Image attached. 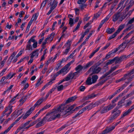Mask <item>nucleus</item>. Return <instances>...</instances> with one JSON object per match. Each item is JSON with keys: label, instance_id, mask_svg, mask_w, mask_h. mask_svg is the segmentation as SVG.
I'll use <instances>...</instances> for the list:
<instances>
[{"label": "nucleus", "instance_id": "f257e3e1", "mask_svg": "<svg viewBox=\"0 0 134 134\" xmlns=\"http://www.w3.org/2000/svg\"><path fill=\"white\" fill-rule=\"evenodd\" d=\"M65 107V105L62 104L60 106L54 108L49 112L50 113L53 112L54 114L57 115V117L55 119L60 118L61 116L66 117L70 114L71 112H69L67 110L66 111L64 110Z\"/></svg>", "mask_w": 134, "mask_h": 134}, {"label": "nucleus", "instance_id": "f03ea898", "mask_svg": "<svg viewBox=\"0 0 134 134\" xmlns=\"http://www.w3.org/2000/svg\"><path fill=\"white\" fill-rule=\"evenodd\" d=\"M57 115L53 112L50 113L49 112L40 121L36 124V127H38L42 126L43 123L45 121H49L54 120L57 117Z\"/></svg>", "mask_w": 134, "mask_h": 134}, {"label": "nucleus", "instance_id": "7ed1b4c3", "mask_svg": "<svg viewBox=\"0 0 134 134\" xmlns=\"http://www.w3.org/2000/svg\"><path fill=\"white\" fill-rule=\"evenodd\" d=\"M74 62V60H72L67 64L65 66L63 67L60 70L57 72L55 76H57L59 74H62L63 76L65 75L68 72L70 69V65Z\"/></svg>", "mask_w": 134, "mask_h": 134}, {"label": "nucleus", "instance_id": "20e7f679", "mask_svg": "<svg viewBox=\"0 0 134 134\" xmlns=\"http://www.w3.org/2000/svg\"><path fill=\"white\" fill-rule=\"evenodd\" d=\"M121 111L118 110L117 107L113 110L112 111V114L108 119V121L109 122H111L116 118L120 114Z\"/></svg>", "mask_w": 134, "mask_h": 134}, {"label": "nucleus", "instance_id": "39448f33", "mask_svg": "<svg viewBox=\"0 0 134 134\" xmlns=\"http://www.w3.org/2000/svg\"><path fill=\"white\" fill-rule=\"evenodd\" d=\"M116 104H110L107 106L104 107H101L100 109L97 111L94 114H95L98 112L100 111V113L101 114H103L106 113L109 110L113 109L116 106Z\"/></svg>", "mask_w": 134, "mask_h": 134}, {"label": "nucleus", "instance_id": "423d86ee", "mask_svg": "<svg viewBox=\"0 0 134 134\" xmlns=\"http://www.w3.org/2000/svg\"><path fill=\"white\" fill-rule=\"evenodd\" d=\"M125 18V16H121V13L118 12L114 14L112 18V21L115 22L118 21H122Z\"/></svg>", "mask_w": 134, "mask_h": 134}, {"label": "nucleus", "instance_id": "0eeeda50", "mask_svg": "<svg viewBox=\"0 0 134 134\" xmlns=\"http://www.w3.org/2000/svg\"><path fill=\"white\" fill-rule=\"evenodd\" d=\"M72 41L71 40H68L63 46V48L66 47V49L63 52V55H66L69 53L70 51V49L71 47V44Z\"/></svg>", "mask_w": 134, "mask_h": 134}, {"label": "nucleus", "instance_id": "6e6552de", "mask_svg": "<svg viewBox=\"0 0 134 134\" xmlns=\"http://www.w3.org/2000/svg\"><path fill=\"white\" fill-rule=\"evenodd\" d=\"M107 99L104 98L99 101L96 102L94 104H92L89 105L88 106V107L89 108L88 109V110H90L92 108L100 105L103 103L104 102L106 101Z\"/></svg>", "mask_w": 134, "mask_h": 134}, {"label": "nucleus", "instance_id": "1a4fd4ad", "mask_svg": "<svg viewBox=\"0 0 134 134\" xmlns=\"http://www.w3.org/2000/svg\"><path fill=\"white\" fill-rule=\"evenodd\" d=\"M101 70V68L100 67L93 66L90 69L89 71L92 72V74H96L98 73Z\"/></svg>", "mask_w": 134, "mask_h": 134}, {"label": "nucleus", "instance_id": "9d476101", "mask_svg": "<svg viewBox=\"0 0 134 134\" xmlns=\"http://www.w3.org/2000/svg\"><path fill=\"white\" fill-rule=\"evenodd\" d=\"M32 93V92H29L27 95L25 96H23L19 100V102H20V105H22L26 101L27 98V97L30 96Z\"/></svg>", "mask_w": 134, "mask_h": 134}, {"label": "nucleus", "instance_id": "9b49d317", "mask_svg": "<svg viewBox=\"0 0 134 134\" xmlns=\"http://www.w3.org/2000/svg\"><path fill=\"white\" fill-rule=\"evenodd\" d=\"M44 100H45L43 98H42L39 99L35 104L34 106L31 108V109H32V110H34L35 109V107H38L43 102V101Z\"/></svg>", "mask_w": 134, "mask_h": 134}, {"label": "nucleus", "instance_id": "f8f14e48", "mask_svg": "<svg viewBox=\"0 0 134 134\" xmlns=\"http://www.w3.org/2000/svg\"><path fill=\"white\" fill-rule=\"evenodd\" d=\"M118 66H116L113 67H111V69L108 71L104 75L102 76L101 77V78H103L105 77L106 76L109 75L113 71H114L118 67Z\"/></svg>", "mask_w": 134, "mask_h": 134}, {"label": "nucleus", "instance_id": "ddd939ff", "mask_svg": "<svg viewBox=\"0 0 134 134\" xmlns=\"http://www.w3.org/2000/svg\"><path fill=\"white\" fill-rule=\"evenodd\" d=\"M127 44L125 42H124L121 44L118 47L119 49L121 50V51H122L125 49L127 46Z\"/></svg>", "mask_w": 134, "mask_h": 134}, {"label": "nucleus", "instance_id": "4468645a", "mask_svg": "<svg viewBox=\"0 0 134 134\" xmlns=\"http://www.w3.org/2000/svg\"><path fill=\"white\" fill-rule=\"evenodd\" d=\"M89 108L88 106L86 107H85L84 108H82L81 110H80L78 112V113L76 114V115L75 116V117H76L77 116H78L79 114H81L83 112L85 111L86 110L88 109H89Z\"/></svg>", "mask_w": 134, "mask_h": 134}, {"label": "nucleus", "instance_id": "2eb2a0df", "mask_svg": "<svg viewBox=\"0 0 134 134\" xmlns=\"http://www.w3.org/2000/svg\"><path fill=\"white\" fill-rule=\"evenodd\" d=\"M38 49L34 51L32 53V55L31 56V58H32L34 57L37 58L38 55Z\"/></svg>", "mask_w": 134, "mask_h": 134}, {"label": "nucleus", "instance_id": "dca6fc26", "mask_svg": "<svg viewBox=\"0 0 134 134\" xmlns=\"http://www.w3.org/2000/svg\"><path fill=\"white\" fill-rule=\"evenodd\" d=\"M55 87V88H56L57 89V91H59L63 90L65 86L62 85H56Z\"/></svg>", "mask_w": 134, "mask_h": 134}, {"label": "nucleus", "instance_id": "f3484780", "mask_svg": "<svg viewBox=\"0 0 134 134\" xmlns=\"http://www.w3.org/2000/svg\"><path fill=\"white\" fill-rule=\"evenodd\" d=\"M33 110L31 109V108L28 110V111L25 114L23 117V118L24 119H26L27 117L30 115Z\"/></svg>", "mask_w": 134, "mask_h": 134}, {"label": "nucleus", "instance_id": "a211bd4d", "mask_svg": "<svg viewBox=\"0 0 134 134\" xmlns=\"http://www.w3.org/2000/svg\"><path fill=\"white\" fill-rule=\"evenodd\" d=\"M133 109H134V105L132 106L130 108H129L128 110L124 113L121 117L125 116L127 115L128 114L130 113L131 110H132Z\"/></svg>", "mask_w": 134, "mask_h": 134}, {"label": "nucleus", "instance_id": "6ab92c4d", "mask_svg": "<svg viewBox=\"0 0 134 134\" xmlns=\"http://www.w3.org/2000/svg\"><path fill=\"white\" fill-rule=\"evenodd\" d=\"M76 96H74L69 98L66 101V103H69L74 101L77 98Z\"/></svg>", "mask_w": 134, "mask_h": 134}, {"label": "nucleus", "instance_id": "aec40b11", "mask_svg": "<svg viewBox=\"0 0 134 134\" xmlns=\"http://www.w3.org/2000/svg\"><path fill=\"white\" fill-rule=\"evenodd\" d=\"M92 82L93 83H95L97 81L98 77L97 75H93L92 76Z\"/></svg>", "mask_w": 134, "mask_h": 134}, {"label": "nucleus", "instance_id": "412c9836", "mask_svg": "<svg viewBox=\"0 0 134 134\" xmlns=\"http://www.w3.org/2000/svg\"><path fill=\"white\" fill-rule=\"evenodd\" d=\"M92 79L91 77H89L87 79L86 82V84L87 85H90L94 83L92 82Z\"/></svg>", "mask_w": 134, "mask_h": 134}, {"label": "nucleus", "instance_id": "4be33fe9", "mask_svg": "<svg viewBox=\"0 0 134 134\" xmlns=\"http://www.w3.org/2000/svg\"><path fill=\"white\" fill-rule=\"evenodd\" d=\"M42 78L40 77L37 80V83L35 85V87H37L41 85L43 83V81L41 80Z\"/></svg>", "mask_w": 134, "mask_h": 134}, {"label": "nucleus", "instance_id": "5701e85b", "mask_svg": "<svg viewBox=\"0 0 134 134\" xmlns=\"http://www.w3.org/2000/svg\"><path fill=\"white\" fill-rule=\"evenodd\" d=\"M130 75L129 74H128L125 75L124 77L122 78H121L120 79H119L118 80L116 81V82H118L120 81H123L125 80L126 79V77H128L130 76Z\"/></svg>", "mask_w": 134, "mask_h": 134}, {"label": "nucleus", "instance_id": "b1692460", "mask_svg": "<svg viewBox=\"0 0 134 134\" xmlns=\"http://www.w3.org/2000/svg\"><path fill=\"white\" fill-rule=\"evenodd\" d=\"M58 3V2L55 0L53 1L52 2H51L50 4L51 7H54V9L57 6Z\"/></svg>", "mask_w": 134, "mask_h": 134}, {"label": "nucleus", "instance_id": "393cba45", "mask_svg": "<svg viewBox=\"0 0 134 134\" xmlns=\"http://www.w3.org/2000/svg\"><path fill=\"white\" fill-rule=\"evenodd\" d=\"M18 96V94H17L9 102L10 104L11 105H12V104H14L15 102V100L16 99V97Z\"/></svg>", "mask_w": 134, "mask_h": 134}, {"label": "nucleus", "instance_id": "a878e982", "mask_svg": "<svg viewBox=\"0 0 134 134\" xmlns=\"http://www.w3.org/2000/svg\"><path fill=\"white\" fill-rule=\"evenodd\" d=\"M83 69H85L84 66L83 67L81 65L77 66L75 69L76 71H79L80 72Z\"/></svg>", "mask_w": 134, "mask_h": 134}, {"label": "nucleus", "instance_id": "bb28decb", "mask_svg": "<svg viewBox=\"0 0 134 134\" xmlns=\"http://www.w3.org/2000/svg\"><path fill=\"white\" fill-rule=\"evenodd\" d=\"M55 80V79H52L49 82L46 83V84L44 85L43 86L45 88L46 87H48L49 85L52 84L53 82V81Z\"/></svg>", "mask_w": 134, "mask_h": 134}, {"label": "nucleus", "instance_id": "cd10ccee", "mask_svg": "<svg viewBox=\"0 0 134 134\" xmlns=\"http://www.w3.org/2000/svg\"><path fill=\"white\" fill-rule=\"evenodd\" d=\"M114 31L115 29L114 28H112L111 29L108 28L106 30V32L108 34H111Z\"/></svg>", "mask_w": 134, "mask_h": 134}, {"label": "nucleus", "instance_id": "c85d7f7f", "mask_svg": "<svg viewBox=\"0 0 134 134\" xmlns=\"http://www.w3.org/2000/svg\"><path fill=\"white\" fill-rule=\"evenodd\" d=\"M37 14H34L32 16V17L31 20L29 21L31 23H32L33 22V21L34 20H36L37 19Z\"/></svg>", "mask_w": 134, "mask_h": 134}, {"label": "nucleus", "instance_id": "c756f323", "mask_svg": "<svg viewBox=\"0 0 134 134\" xmlns=\"http://www.w3.org/2000/svg\"><path fill=\"white\" fill-rule=\"evenodd\" d=\"M124 3V1H121L118 5V8L120 7V9H123L125 6L124 5H123Z\"/></svg>", "mask_w": 134, "mask_h": 134}, {"label": "nucleus", "instance_id": "7c9ffc66", "mask_svg": "<svg viewBox=\"0 0 134 134\" xmlns=\"http://www.w3.org/2000/svg\"><path fill=\"white\" fill-rule=\"evenodd\" d=\"M55 34V33L54 32H53L48 37L49 38V40L51 41L53 40V38Z\"/></svg>", "mask_w": 134, "mask_h": 134}, {"label": "nucleus", "instance_id": "2f4dec72", "mask_svg": "<svg viewBox=\"0 0 134 134\" xmlns=\"http://www.w3.org/2000/svg\"><path fill=\"white\" fill-rule=\"evenodd\" d=\"M115 59H113L111 60H109L105 64L107 66L108 65H110L114 62V60Z\"/></svg>", "mask_w": 134, "mask_h": 134}, {"label": "nucleus", "instance_id": "473e14b6", "mask_svg": "<svg viewBox=\"0 0 134 134\" xmlns=\"http://www.w3.org/2000/svg\"><path fill=\"white\" fill-rule=\"evenodd\" d=\"M113 59H115L114 60V62H115L116 64L119 63L122 61L120 57L119 58L115 57Z\"/></svg>", "mask_w": 134, "mask_h": 134}, {"label": "nucleus", "instance_id": "72a5a7b5", "mask_svg": "<svg viewBox=\"0 0 134 134\" xmlns=\"http://www.w3.org/2000/svg\"><path fill=\"white\" fill-rule=\"evenodd\" d=\"M30 122V121H29L26 122L25 123L22 124L20 126V127H21V129H23L25 127H26V126L28 125Z\"/></svg>", "mask_w": 134, "mask_h": 134}, {"label": "nucleus", "instance_id": "f704fd0d", "mask_svg": "<svg viewBox=\"0 0 134 134\" xmlns=\"http://www.w3.org/2000/svg\"><path fill=\"white\" fill-rule=\"evenodd\" d=\"M93 63V62L92 61L89 62L85 65L84 66V69H86L89 67L90 66L92 65Z\"/></svg>", "mask_w": 134, "mask_h": 134}, {"label": "nucleus", "instance_id": "c9c22d12", "mask_svg": "<svg viewBox=\"0 0 134 134\" xmlns=\"http://www.w3.org/2000/svg\"><path fill=\"white\" fill-rule=\"evenodd\" d=\"M96 96V95L94 93L91 94L87 96V98H88V100L93 98L94 97H95Z\"/></svg>", "mask_w": 134, "mask_h": 134}, {"label": "nucleus", "instance_id": "e433bc0d", "mask_svg": "<svg viewBox=\"0 0 134 134\" xmlns=\"http://www.w3.org/2000/svg\"><path fill=\"white\" fill-rule=\"evenodd\" d=\"M124 25H122L120 26L116 32H117L118 34L119 33L120 31L124 28Z\"/></svg>", "mask_w": 134, "mask_h": 134}, {"label": "nucleus", "instance_id": "4c0bfd02", "mask_svg": "<svg viewBox=\"0 0 134 134\" xmlns=\"http://www.w3.org/2000/svg\"><path fill=\"white\" fill-rule=\"evenodd\" d=\"M25 49L29 51H32L33 49L31 45V44H27V45Z\"/></svg>", "mask_w": 134, "mask_h": 134}, {"label": "nucleus", "instance_id": "58836bf2", "mask_svg": "<svg viewBox=\"0 0 134 134\" xmlns=\"http://www.w3.org/2000/svg\"><path fill=\"white\" fill-rule=\"evenodd\" d=\"M117 34L118 33L116 32L113 35L111 36L109 38L108 40H110L114 38L117 35Z\"/></svg>", "mask_w": 134, "mask_h": 134}, {"label": "nucleus", "instance_id": "ea45409f", "mask_svg": "<svg viewBox=\"0 0 134 134\" xmlns=\"http://www.w3.org/2000/svg\"><path fill=\"white\" fill-rule=\"evenodd\" d=\"M81 23V21L79 22L75 28L73 30V32H75L79 28L80 24Z\"/></svg>", "mask_w": 134, "mask_h": 134}, {"label": "nucleus", "instance_id": "a19ab883", "mask_svg": "<svg viewBox=\"0 0 134 134\" xmlns=\"http://www.w3.org/2000/svg\"><path fill=\"white\" fill-rule=\"evenodd\" d=\"M43 111L41 110V109H40L37 113L35 115V116H34L32 117V119H35V118H36L38 115H39V114L42 111Z\"/></svg>", "mask_w": 134, "mask_h": 134}, {"label": "nucleus", "instance_id": "79ce46f5", "mask_svg": "<svg viewBox=\"0 0 134 134\" xmlns=\"http://www.w3.org/2000/svg\"><path fill=\"white\" fill-rule=\"evenodd\" d=\"M102 13L101 11H99L97 13L95 14L94 15V18H97L99 17Z\"/></svg>", "mask_w": 134, "mask_h": 134}, {"label": "nucleus", "instance_id": "37998d69", "mask_svg": "<svg viewBox=\"0 0 134 134\" xmlns=\"http://www.w3.org/2000/svg\"><path fill=\"white\" fill-rule=\"evenodd\" d=\"M130 42V44H132L134 43V36L130 39L128 43Z\"/></svg>", "mask_w": 134, "mask_h": 134}, {"label": "nucleus", "instance_id": "c03bdc74", "mask_svg": "<svg viewBox=\"0 0 134 134\" xmlns=\"http://www.w3.org/2000/svg\"><path fill=\"white\" fill-rule=\"evenodd\" d=\"M13 106L11 105H10L9 104V105L6 107V108H8V111L9 112H10V110H11V112L12 111V108Z\"/></svg>", "mask_w": 134, "mask_h": 134}, {"label": "nucleus", "instance_id": "a18cd8bd", "mask_svg": "<svg viewBox=\"0 0 134 134\" xmlns=\"http://www.w3.org/2000/svg\"><path fill=\"white\" fill-rule=\"evenodd\" d=\"M40 120V119L39 118L36 121H34L32 123H31L30 125L31 126L35 124L37 122L39 121Z\"/></svg>", "mask_w": 134, "mask_h": 134}, {"label": "nucleus", "instance_id": "49530a36", "mask_svg": "<svg viewBox=\"0 0 134 134\" xmlns=\"http://www.w3.org/2000/svg\"><path fill=\"white\" fill-rule=\"evenodd\" d=\"M87 0H79L77 3L79 4H82L85 3Z\"/></svg>", "mask_w": 134, "mask_h": 134}, {"label": "nucleus", "instance_id": "de8ad7c7", "mask_svg": "<svg viewBox=\"0 0 134 134\" xmlns=\"http://www.w3.org/2000/svg\"><path fill=\"white\" fill-rule=\"evenodd\" d=\"M127 103L125 105L126 107L130 105L132 103V102L131 101L129 100H126Z\"/></svg>", "mask_w": 134, "mask_h": 134}, {"label": "nucleus", "instance_id": "09e8293b", "mask_svg": "<svg viewBox=\"0 0 134 134\" xmlns=\"http://www.w3.org/2000/svg\"><path fill=\"white\" fill-rule=\"evenodd\" d=\"M74 105H71L70 106H68L67 108H68L67 110L69 112H71L70 111L73 108Z\"/></svg>", "mask_w": 134, "mask_h": 134}, {"label": "nucleus", "instance_id": "8fccbe9b", "mask_svg": "<svg viewBox=\"0 0 134 134\" xmlns=\"http://www.w3.org/2000/svg\"><path fill=\"white\" fill-rule=\"evenodd\" d=\"M134 10V9L131 10L130 11H129L127 13V14L125 16H125V17H126L127 16H129L131 15V14L132 13Z\"/></svg>", "mask_w": 134, "mask_h": 134}, {"label": "nucleus", "instance_id": "3c124183", "mask_svg": "<svg viewBox=\"0 0 134 134\" xmlns=\"http://www.w3.org/2000/svg\"><path fill=\"white\" fill-rule=\"evenodd\" d=\"M75 14L77 15H78L80 14L79 10L78 9L75 8L74 9Z\"/></svg>", "mask_w": 134, "mask_h": 134}, {"label": "nucleus", "instance_id": "603ef678", "mask_svg": "<svg viewBox=\"0 0 134 134\" xmlns=\"http://www.w3.org/2000/svg\"><path fill=\"white\" fill-rule=\"evenodd\" d=\"M74 21L71 18H69V24L71 26L73 24Z\"/></svg>", "mask_w": 134, "mask_h": 134}, {"label": "nucleus", "instance_id": "864d4df0", "mask_svg": "<svg viewBox=\"0 0 134 134\" xmlns=\"http://www.w3.org/2000/svg\"><path fill=\"white\" fill-rule=\"evenodd\" d=\"M51 106V105L49 104L46 105V106H45L42 109H41V110H42V111H43L44 110H45L49 108Z\"/></svg>", "mask_w": 134, "mask_h": 134}, {"label": "nucleus", "instance_id": "5fc2aeb1", "mask_svg": "<svg viewBox=\"0 0 134 134\" xmlns=\"http://www.w3.org/2000/svg\"><path fill=\"white\" fill-rule=\"evenodd\" d=\"M86 6L87 5L86 4H84L82 5H80V7L81 10H83L84 8H86Z\"/></svg>", "mask_w": 134, "mask_h": 134}, {"label": "nucleus", "instance_id": "6e6d98bb", "mask_svg": "<svg viewBox=\"0 0 134 134\" xmlns=\"http://www.w3.org/2000/svg\"><path fill=\"white\" fill-rule=\"evenodd\" d=\"M49 38L48 37H47V38H46L44 41L43 43L42 46H45L46 44L47 43V42L48 40H49Z\"/></svg>", "mask_w": 134, "mask_h": 134}, {"label": "nucleus", "instance_id": "4d7b16f0", "mask_svg": "<svg viewBox=\"0 0 134 134\" xmlns=\"http://www.w3.org/2000/svg\"><path fill=\"white\" fill-rule=\"evenodd\" d=\"M133 32L131 31L124 38L126 39L129 37L132 34Z\"/></svg>", "mask_w": 134, "mask_h": 134}, {"label": "nucleus", "instance_id": "13d9d810", "mask_svg": "<svg viewBox=\"0 0 134 134\" xmlns=\"http://www.w3.org/2000/svg\"><path fill=\"white\" fill-rule=\"evenodd\" d=\"M7 69V68H5L4 69H3L2 70V71L0 73V76H2L3 75L5 71H6Z\"/></svg>", "mask_w": 134, "mask_h": 134}, {"label": "nucleus", "instance_id": "bf43d9fd", "mask_svg": "<svg viewBox=\"0 0 134 134\" xmlns=\"http://www.w3.org/2000/svg\"><path fill=\"white\" fill-rule=\"evenodd\" d=\"M74 76L75 77H78L80 74V72L79 71H77L76 72L73 73Z\"/></svg>", "mask_w": 134, "mask_h": 134}, {"label": "nucleus", "instance_id": "052dcab7", "mask_svg": "<svg viewBox=\"0 0 134 134\" xmlns=\"http://www.w3.org/2000/svg\"><path fill=\"white\" fill-rule=\"evenodd\" d=\"M54 9V7H51L50 8V10H49L48 13H47V14L48 15H49L52 12V10Z\"/></svg>", "mask_w": 134, "mask_h": 134}, {"label": "nucleus", "instance_id": "680f3d73", "mask_svg": "<svg viewBox=\"0 0 134 134\" xmlns=\"http://www.w3.org/2000/svg\"><path fill=\"white\" fill-rule=\"evenodd\" d=\"M134 22V17L130 19L128 22V24H131L133 23Z\"/></svg>", "mask_w": 134, "mask_h": 134}, {"label": "nucleus", "instance_id": "e2e57ef3", "mask_svg": "<svg viewBox=\"0 0 134 134\" xmlns=\"http://www.w3.org/2000/svg\"><path fill=\"white\" fill-rule=\"evenodd\" d=\"M37 44L38 43L37 41L34 43L32 45L33 47L34 48H36L37 47Z\"/></svg>", "mask_w": 134, "mask_h": 134}, {"label": "nucleus", "instance_id": "0e129e2a", "mask_svg": "<svg viewBox=\"0 0 134 134\" xmlns=\"http://www.w3.org/2000/svg\"><path fill=\"white\" fill-rule=\"evenodd\" d=\"M24 49H23V50H21L18 53V54L16 56V57H19L22 54L23 52L24 51Z\"/></svg>", "mask_w": 134, "mask_h": 134}, {"label": "nucleus", "instance_id": "69168bd1", "mask_svg": "<svg viewBox=\"0 0 134 134\" xmlns=\"http://www.w3.org/2000/svg\"><path fill=\"white\" fill-rule=\"evenodd\" d=\"M90 17H88V15H86L85 16L84 18H83V20L84 21H86L90 19Z\"/></svg>", "mask_w": 134, "mask_h": 134}, {"label": "nucleus", "instance_id": "338daca9", "mask_svg": "<svg viewBox=\"0 0 134 134\" xmlns=\"http://www.w3.org/2000/svg\"><path fill=\"white\" fill-rule=\"evenodd\" d=\"M5 62H4V61L3 60L1 61L0 63V67L2 68L4 66Z\"/></svg>", "mask_w": 134, "mask_h": 134}, {"label": "nucleus", "instance_id": "774afa93", "mask_svg": "<svg viewBox=\"0 0 134 134\" xmlns=\"http://www.w3.org/2000/svg\"><path fill=\"white\" fill-rule=\"evenodd\" d=\"M100 3V1H97L96 3V5L94 6L95 8H96L99 7L98 5Z\"/></svg>", "mask_w": 134, "mask_h": 134}]
</instances>
